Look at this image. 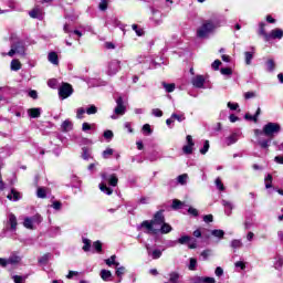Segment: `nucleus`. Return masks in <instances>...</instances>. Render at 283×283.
Segmentation results:
<instances>
[{
    "label": "nucleus",
    "mask_w": 283,
    "mask_h": 283,
    "mask_svg": "<svg viewBox=\"0 0 283 283\" xmlns=\"http://www.w3.org/2000/svg\"><path fill=\"white\" fill-rule=\"evenodd\" d=\"M12 156V147L11 146H4L0 148V158H8Z\"/></svg>",
    "instance_id": "21"
},
{
    "label": "nucleus",
    "mask_w": 283,
    "mask_h": 283,
    "mask_svg": "<svg viewBox=\"0 0 283 283\" xmlns=\"http://www.w3.org/2000/svg\"><path fill=\"white\" fill-rule=\"evenodd\" d=\"M105 264H107V266H120V263L116 261L115 254L106 259Z\"/></svg>",
    "instance_id": "34"
},
{
    "label": "nucleus",
    "mask_w": 283,
    "mask_h": 283,
    "mask_svg": "<svg viewBox=\"0 0 283 283\" xmlns=\"http://www.w3.org/2000/svg\"><path fill=\"white\" fill-rule=\"evenodd\" d=\"M209 147H210L209 140H205L203 147L200 149V154L202 156H205L207 154V151H209Z\"/></svg>",
    "instance_id": "56"
},
{
    "label": "nucleus",
    "mask_w": 283,
    "mask_h": 283,
    "mask_svg": "<svg viewBox=\"0 0 283 283\" xmlns=\"http://www.w3.org/2000/svg\"><path fill=\"white\" fill-rule=\"evenodd\" d=\"M125 273H127V269H125V266H120V265L116 266L115 275L119 277L117 283L123 282V275H125Z\"/></svg>",
    "instance_id": "24"
},
{
    "label": "nucleus",
    "mask_w": 283,
    "mask_h": 283,
    "mask_svg": "<svg viewBox=\"0 0 283 283\" xmlns=\"http://www.w3.org/2000/svg\"><path fill=\"white\" fill-rule=\"evenodd\" d=\"M186 143H187V145H185L182 147V151H184V154L189 156V155L193 154V147H195L196 143H193V137L191 135H187Z\"/></svg>",
    "instance_id": "10"
},
{
    "label": "nucleus",
    "mask_w": 283,
    "mask_h": 283,
    "mask_svg": "<svg viewBox=\"0 0 283 283\" xmlns=\"http://www.w3.org/2000/svg\"><path fill=\"white\" fill-rule=\"evenodd\" d=\"M29 17H31V19H43V12L40 8H34L29 12Z\"/></svg>",
    "instance_id": "23"
},
{
    "label": "nucleus",
    "mask_w": 283,
    "mask_h": 283,
    "mask_svg": "<svg viewBox=\"0 0 283 283\" xmlns=\"http://www.w3.org/2000/svg\"><path fill=\"white\" fill-rule=\"evenodd\" d=\"M112 156H114V149H112V148H106L102 153V158H104V160H107V159L112 158Z\"/></svg>",
    "instance_id": "42"
},
{
    "label": "nucleus",
    "mask_w": 283,
    "mask_h": 283,
    "mask_svg": "<svg viewBox=\"0 0 283 283\" xmlns=\"http://www.w3.org/2000/svg\"><path fill=\"white\" fill-rule=\"evenodd\" d=\"M261 112H262V109L259 107L254 115L247 113L244 115V118H245V120H253V123H258V116H260Z\"/></svg>",
    "instance_id": "27"
},
{
    "label": "nucleus",
    "mask_w": 283,
    "mask_h": 283,
    "mask_svg": "<svg viewBox=\"0 0 283 283\" xmlns=\"http://www.w3.org/2000/svg\"><path fill=\"white\" fill-rule=\"evenodd\" d=\"M192 85L193 87H197L198 90H202L205 87V76L197 75L192 78Z\"/></svg>",
    "instance_id": "17"
},
{
    "label": "nucleus",
    "mask_w": 283,
    "mask_h": 283,
    "mask_svg": "<svg viewBox=\"0 0 283 283\" xmlns=\"http://www.w3.org/2000/svg\"><path fill=\"white\" fill-rule=\"evenodd\" d=\"M83 114H86V109L84 107H80L76 109V118L80 120L83 118Z\"/></svg>",
    "instance_id": "60"
},
{
    "label": "nucleus",
    "mask_w": 283,
    "mask_h": 283,
    "mask_svg": "<svg viewBox=\"0 0 283 283\" xmlns=\"http://www.w3.org/2000/svg\"><path fill=\"white\" fill-rule=\"evenodd\" d=\"M98 113V107H96V105H90L87 108H86V114L88 116H92L94 114H97Z\"/></svg>",
    "instance_id": "49"
},
{
    "label": "nucleus",
    "mask_w": 283,
    "mask_h": 283,
    "mask_svg": "<svg viewBox=\"0 0 283 283\" xmlns=\"http://www.w3.org/2000/svg\"><path fill=\"white\" fill-rule=\"evenodd\" d=\"M102 178L108 182L109 187H117L118 186V177L116 174H112L107 176V174H102Z\"/></svg>",
    "instance_id": "14"
},
{
    "label": "nucleus",
    "mask_w": 283,
    "mask_h": 283,
    "mask_svg": "<svg viewBox=\"0 0 283 283\" xmlns=\"http://www.w3.org/2000/svg\"><path fill=\"white\" fill-rule=\"evenodd\" d=\"M178 280H180V273H178V272H171V273L169 274V282H170V283H176V282H178Z\"/></svg>",
    "instance_id": "48"
},
{
    "label": "nucleus",
    "mask_w": 283,
    "mask_h": 283,
    "mask_svg": "<svg viewBox=\"0 0 283 283\" xmlns=\"http://www.w3.org/2000/svg\"><path fill=\"white\" fill-rule=\"evenodd\" d=\"M171 116H172V120H178V123H182V120L187 118L185 117V113H181L179 115L176 113H172Z\"/></svg>",
    "instance_id": "53"
},
{
    "label": "nucleus",
    "mask_w": 283,
    "mask_h": 283,
    "mask_svg": "<svg viewBox=\"0 0 283 283\" xmlns=\"http://www.w3.org/2000/svg\"><path fill=\"white\" fill-rule=\"evenodd\" d=\"M161 85H163L165 92H167V94H171V92H174L176 90L175 83L163 82Z\"/></svg>",
    "instance_id": "31"
},
{
    "label": "nucleus",
    "mask_w": 283,
    "mask_h": 283,
    "mask_svg": "<svg viewBox=\"0 0 283 283\" xmlns=\"http://www.w3.org/2000/svg\"><path fill=\"white\" fill-rule=\"evenodd\" d=\"M51 207L55 211H61V209L63 208V203H61V201H53Z\"/></svg>",
    "instance_id": "57"
},
{
    "label": "nucleus",
    "mask_w": 283,
    "mask_h": 283,
    "mask_svg": "<svg viewBox=\"0 0 283 283\" xmlns=\"http://www.w3.org/2000/svg\"><path fill=\"white\" fill-rule=\"evenodd\" d=\"M265 27H266V23L264 22L259 23V34L263 36L264 41H266V39L269 38V33H266V29H264Z\"/></svg>",
    "instance_id": "30"
},
{
    "label": "nucleus",
    "mask_w": 283,
    "mask_h": 283,
    "mask_svg": "<svg viewBox=\"0 0 283 283\" xmlns=\"http://www.w3.org/2000/svg\"><path fill=\"white\" fill-rule=\"evenodd\" d=\"M82 242H83V244H84V245L82 247V250H83L85 253L90 252V249H92V240H90V239L83 237V238H82Z\"/></svg>",
    "instance_id": "29"
},
{
    "label": "nucleus",
    "mask_w": 283,
    "mask_h": 283,
    "mask_svg": "<svg viewBox=\"0 0 283 283\" xmlns=\"http://www.w3.org/2000/svg\"><path fill=\"white\" fill-rule=\"evenodd\" d=\"M11 70L12 72H19V70H21V62L19 60H12Z\"/></svg>",
    "instance_id": "45"
},
{
    "label": "nucleus",
    "mask_w": 283,
    "mask_h": 283,
    "mask_svg": "<svg viewBox=\"0 0 283 283\" xmlns=\"http://www.w3.org/2000/svg\"><path fill=\"white\" fill-rule=\"evenodd\" d=\"M197 266H198V260L196 258H190L189 264H188L189 271H196Z\"/></svg>",
    "instance_id": "44"
},
{
    "label": "nucleus",
    "mask_w": 283,
    "mask_h": 283,
    "mask_svg": "<svg viewBox=\"0 0 283 283\" xmlns=\"http://www.w3.org/2000/svg\"><path fill=\"white\" fill-rule=\"evenodd\" d=\"M74 94V88L69 83H62V85L59 88V96L61 101H65V98H70Z\"/></svg>",
    "instance_id": "7"
},
{
    "label": "nucleus",
    "mask_w": 283,
    "mask_h": 283,
    "mask_svg": "<svg viewBox=\"0 0 283 283\" xmlns=\"http://www.w3.org/2000/svg\"><path fill=\"white\" fill-rule=\"evenodd\" d=\"M252 51L244 52V61L245 65H251V61H253V55L255 54V46H251Z\"/></svg>",
    "instance_id": "19"
},
{
    "label": "nucleus",
    "mask_w": 283,
    "mask_h": 283,
    "mask_svg": "<svg viewBox=\"0 0 283 283\" xmlns=\"http://www.w3.org/2000/svg\"><path fill=\"white\" fill-rule=\"evenodd\" d=\"M280 132H282V126L277 123L270 122L263 126L264 136H268V138H273Z\"/></svg>",
    "instance_id": "5"
},
{
    "label": "nucleus",
    "mask_w": 283,
    "mask_h": 283,
    "mask_svg": "<svg viewBox=\"0 0 283 283\" xmlns=\"http://www.w3.org/2000/svg\"><path fill=\"white\" fill-rule=\"evenodd\" d=\"M7 198L8 200L17 202L18 200H21V195L17 190L11 189V192L7 196Z\"/></svg>",
    "instance_id": "28"
},
{
    "label": "nucleus",
    "mask_w": 283,
    "mask_h": 283,
    "mask_svg": "<svg viewBox=\"0 0 283 283\" xmlns=\"http://www.w3.org/2000/svg\"><path fill=\"white\" fill-rule=\"evenodd\" d=\"M145 247L148 255L153 258V260H159V258L163 256V251L158 249L151 250V247H149V244H146Z\"/></svg>",
    "instance_id": "16"
},
{
    "label": "nucleus",
    "mask_w": 283,
    "mask_h": 283,
    "mask_svg": "<svg viewBox=\"0 0 283 283\" xmlns=\"http://www.w3.org/2000/svg\"><path fill=\"white\" fill-rule=\"evenodd\" d=\"M104 138H106V140H112L114 138V132L105 130L104 132Z\"/></svg>",
    "instance_id": "63"
},
{
    "label": "nucleus",
    "mask_w": 283,
    "mask_h": 283,
    "mask_svg": "<svg viewBox=\"0 0 283 283\" xmlns=\"http://www.w3.org/2000/svg\"><path fill=\"white\" fill-rule=\"evenodd\" d=\"M150 59L145 55H138L135 60V65H147Z\"/></svg>",
    "instance_id": "26"
},
{
    "label": "nucleus",
    "mask_w": 283,
    "mask_h": 283,
    "mask_svg": "<svg viewBox=\"0 0 283 283\" xmlns=\"http://www.w3.org/2000/svg\"><path fill=\"white\" fill-rule=\"evenodd\" d=\"M230 247L232 249H242V240H240V239L232 240L230 243Z\"/></svg>",
    "instance_id": "50"
},
{
    "label": "nucleus",
    "mask_w": 283,
    "mask_h": 283,
    "mask_svg": "<svg viewBox=\"0 0 283 283\" xmlns=\"http://www.w3.org/2000/svg\"><path fill=\"white\" fill-rule=\"evenodd\" d=\"M220 28V20L210 19L202 22L197 29V39H209Z\"/></svg>",
    "instance_id": "2"
},
{
    "label": "nucleus",
    "mask_w": 283,
    "mask_h": 283,
    "mask_svg": "<svg viewBox=\"0 0 283 283\" xmlns=\"http://www.w3.org/2000/svg\"><path fill=\"white\" fill-rule=\"evenodd\" d=\"M243 224H244V229L247 231H249V229H251V227H253V220L247 218Z\"/></svg>",
    "instance_id": "62"
},
{
    "label": "nucleus",
    "mask_w": 283,
    "mask_h": 283,
    "mask_svg": "<svg viewBox=\"0 0 283 283\" xmlns=\"http://www.w3.org/2000/svg\"><path fill=\"white\" fill-rule=\"evenodd\" d=\"M258 145H260L261 149H269L271 147V139H258Z\"/></svg>",
    "instance_id": "36"
},
{
    "label": "nucleus",
    "mask_w": 283,
    "mask_h": 283,
    "mask_svg": "<svg viewBox=\"0 0 283 283\" xmlns=\"http://www.w3.org/2000/svg\"><path fill=\"white\" fill-rule=\"evenodd\" d=\"M177 242L178 244H188V249H198V240L193 237L181 235Z\"/></svg>",
    "instance_id": "9"
},
{
    "label": "nucleus",
    "mask_w": 283,
    "mask_h": 283,
    "mask_svg": "<svg viewBox=\"0 0 283 283\" xmlns=\"http://www.w3.org/2000/svg\"><path fill=\"white\" fill-rule=\"evenodd\" d=\"M151 21L155 25H163V13L158 9L150 8Z\"/></svg>",
    "instance_id": "13"
},
{
    "label": "nucleus",
    "mask_w": 283,
    "mask_h": 283,
    "mask_svg": "<svg viewBox=\"0 0 283 283\" xmlns=\"http://www.w3.org/2000/svg\"><path fill=\"white\" fill-rule=\"evenodd\" d=\"M172 228L169 223L164 222L161 226H159V233L166 234L171 233Z\"/></svg>",
    "instance_id": "33"
},
{
    "label": "nucleus",
    "mask_w": 283,
    "mask_h": 283,
    "mask_svg": "<svg viewBox=\"0 0 283 283\" xmlns=\"http://www.w3.org/2000/svg\"><path fill=\"white\" fill-rule=\"evenodd\" d=\"M36 196H38V198H41V199L48 198V189H45L43 187H39L36 190Z\"/></svg>",
    "instance_id": "41"
},
{
    "label": "nucleus",
    "mask_w": 283,
    "mask_h": 283,
    "mask_svg": "<svg viewBox=\"0 0 283 283\" xmlns=\"http://www.w3.org/2000/svg\"><path fill=\"white\" fill-rule=\"evenodd\" d=\"M220 72L223 76H231V74H233V71L231 70V67H222Z\"/></svg>",
    "instance_id": "58"
},
{
    "label": "nucleus",
    "mask_w": 283,
    "mask_h": 283,
    "mask_svg": "<svg viewBox=\"0 0 283 283\" xmlns=\"http://www.w3.org/2000/svg\"><path fill=\"white\" fill-rule=\"evenodd\" d=\"M151 114H153V116H155L156 118H163V111H160L159 108H153V109H151Z\"/></svg>",
    "instance_id": "61"
},
{
    "label": "nucleus",
    "mask_w": 283,
    "mask_h": 283,
    "mask_svg": "<svg viewBox=\"0 0 283 283\" xmlns=\"http://www.w3.org/2000/svg\"><path fill=\"white\" fill-rule=\"evenodd\" d=\"M52 258V254L51 253H46L44 255H42L40 259H39V264H48V262H50V259Z\"/></svg>",
    "instance_id": "47"
},
{
    "label": "nucleus",
    "mask_w": 283,
    "mask_h": 283,
    "mask_svg": "<svg viewBox=\"0 0 283 283\" xmlns=\"http://www.w3.org/2000/svg\"><path fill=\"white\" fill-rule=\"evenodd\" d=\"M8 266L14 268L19 266L21 264V256L18 253H12L8 259H7Z\"/></svg>",
    "instance_id": "15"
},
{
    "label": "nucleus",
    "mask_w": 283,
    "mask_h": 283,
    "mask_svg": "<svg viewBox=\"0 0 283 283\" xmlns=\"http://www.w3.org/2000/svg\"><path fill=\"white\" fill-rule=\"evenodd\" d=\"M9 223H10L12 231H14V229H17V216H14L12 213L9 214Z\"/></svg>",
    "instance_id": "46"
},
{
    "label": "nucleus",
    "mask_w": 283,
    "mask_h": 283,
    "mask_svg": "<svg viewBox=\"0 0 283 283\" xmlns=\"http://www.w3.org/2000/svg\"><path fill=\"white\" fill-rule=\"evenodd\" d=\"M265 65L268 72H275V61H273V59L268 60Z\"/></svg>",
    "instance_id": "43"
},
{
    "label": "nucleus",
    "mask_w": 283,
    "mask_h": 283,
    "mask_svg": "<svg viewBox=\"0 0 283 283\" xmlns=\"http://www.w3.org/2000/svg\"><path fill=\"white\" fill-rule=\"evenodd\" d=\"M93 249H95V251H97V253H101V251H103V243H101V241H95L93 243Z\"/></svg>",
    "instance_id": "59"
},
{
    "label": "nucleus",
    "mask_w": 283,
    "mask_h": 283,
    "mask_svg": "<svg viewBox=\"0 0 283 283\" xmlns=\"http://www.w3.org/2000/svg\"><path fill=\"white\" fill-rule=\"evenodd\" d=\"M221 203H222V207L226 208V216H231L233 211V203L224 199L221 201Z\"/></svg>",
    "instance_id": "22"
},
{
    "label": "nucleus",
    "mask_w": 283,
    "mask_h": 283,
    "mask_svg": "<svg viewBox=\"0 0 283 283\" xmlns=\"http://www.w3.org/2000/svg\"><path fill=\"white\" fill-rule=\"evenodd\" d=\"M108 6H109V1L101 0V2L98 4V9L101 10V12H105V10H107Z\"/></svg>",
    "instance_id": "54"
},
{
    "label": "nucleus",
    "mask_w": 283,
    "mask_h": 283,
    "mask_svg": "<svg viewBox=\"0 0 283 283\" xmlns=\"http://www.w3.org/2000/svg\"><path fill=\"white\" fill-rule=\"evenodd\" d=\"M28 114L30 118H40L41 117V108H30L28 109Z\"/></svg>",
    "instance_id": "32"
},
{
    "label": "nucleus",
    "mask_w": 283,
    "mask_h": 283,
    "mask_svg": "<svg viewBox=\"0 0 283 283\" xmlns=\"http://www.w3.org/2000/svg\"><path fill=\"white\" fill-rule=\"evenodd\" d=\"M98 187L99 191H102V193H105L106 196H112L114 193V189L107 186L106 182H101Z\"/></svg>",
    "instance_id": "20"
},
{
    "label": "nucleus",
    "mask_w": 283,
    "mask_h": 283,
    "mask_svg": "<svg viewBox=\"0 0 283 283\" xmlns=\"http://www.w3.org/2000/svg\"><path fill=\"white\" fill-rule=\"evenodd\" d=\"M61 127H62V132H72L73 125H72V122H70V119H66L62 123Z\"/></svg>",
    "instance_id": "40"
},
{
    "label": "nucleus",
    "mask_w": 283,
    "mask_h": 283,
    "mask_svg": "<svg viewBox=\"0 0 283 283\" xmlns=\"http://www.w3.org/2000/svg\"><path fill=\"white\" fill-rule=\"evenodd\" d=\"M99 275L102 280H104V282H109V279L112 277V272L109 270H102Z\"/></svg>",
    "instance_id": "39"
},
{
    "label": "nucleus",
    "mask_w": 283,
    "mask_h": 283,
    "mask_svg": "<svg viewBox=\"0 0 283 283\" xmlns=\"http://www.w3.org/2000/svg\"><path fill=\"white\" fill-rule=\"evenodd\" d=\"M214 186L218 189V191H226L227 188L224 187V184L222 182V179L220 177L216 178Z\"/></svg>",
    "instance_id": "38"
},
{
    "label": "nucleus",
    "mask_w": 283,
    "mask_h": 283,
    "mask_svg": "<svg viewBox=\"0 0 283 283\" xmlns=\"http://www.w3.org/2000/svg\"><path fill=\"white\" fill-rule=\"evenodd\" d=\"M239 138H240V133H232L230 136L226 138V145L228 147H231V145H235Z\"/></svg>",
    "instance_id": "18"
},
{
    "label": "nucleus",
    "mask_w": 283,
    "mask_h": 283,
    "mask_svg": "<svg viewBox=\"0 0 283 283\" xmlns=\"http://www.w3.org/2000/svg\"><path fill=\"white\" fill-rule=\"evenodd\" d=\"M120 72V60H112L106 67L107 76H116Z\"/></svg>",
    "instance_id": "8"
},
{
    "label": "nucleus",
    "mask_w": 283,
    "mask_h": 283,
    "mask_svg": "<svg viewBox=\"0 0 283 283\" xmlns=\"http://www.w3.org/2000/svg\"><path fill=\"white\" fill-rule=\"evenodd\" d=\"M94 127H96V124H90L87 122H84L82 124V132H90V130L94 129Z\"/></svg>",
    "instance_id": "51"
},
{
    "label": "nucleus",
    "mask_w": 283,
    "mask_h": 283,
    "mask_svg": "<svg viewBox=\"0 0 283 283\" xmlns=\"http://www.w3.org/2000/svg\"><path fill=\"white\" fill-rule=\"evenodd\" d=\"M14 54H20V56L25 54V45L23 42L13 43L11 50L8 53H1V56H14Z\"/></svg>",
    "instance_id": "6"
},
{
    "label": "nucleus",
    "mask_w": 283,
    "mask_h": 283,
    "mask_svg": "<svg viewBox=\"0 0 283 283\" xmlns=\"http://www.w3.org/2000/svg\"><path fill=\"white\" fill-rule=\"evenodd\" d=\"M48 61L49 63H52V65H59V54L56 52H50L48 54Z\"/></svg>",
    "instance_id": "25"
},
{
    "label": "nucleus",
    "mask_w": 283,
    "mask_h": 283,
    "mask_svg": "<svg viewBox=\"0 0 283 283\" xmlns=\"http://www.w3.org/2000/svg\"><path fill=\"white\" fill-rule=\"evenodd\" d=\"M41 222H43V217H41L39 213L34 214L33 217H25L23 220V228L34 231V229H36Z\"/></svg>",
    "instance_id": "3"
},
{
    "label": "nucleus",
    "mask_w": 283,
    "mask_h": 283,
    "mask_svg": "<svg viewBox=\"0 0 283 283\" xmlns=\"http://www.w3.org/2000/svg\"><path fill=\"white\" fill-rule=\"evenodd\" d=\"M228 107H229V109H231L232 112H235V109H238V107H240V105H239L238 103L228 102Z\"/></svg>",
    "instance_id": "64"
},
{
    "label": "nucleus",
    "mask_w": 283,
    "mask_h": 283,
    "mask_svg": "<svg viewBox=\"0 0 283 283\" xmlns=\"http://www.w3.org/2000/svg\"><path fill=\"white\" fill-rule=\"evenodd\" d=\"M165 222V214L163 210L157 211L154 214L153 220H145L140 223V229L148 235H158L160 233V226Z\"/></svg>",
    "instance_id": "1"
},
{
    "label": "nucleus",
    "mask_w": 283,
    "mask_h": 283,
    "mask_svg": "<svg viewBox=\"0 0 283 283\" xmlns=\"http://www.w3.org/2000/svg\"><path fill=\"white\" fill-rule=\"evenodd\" d=\"M187 180H189V175H187V174H182L177 177L178 185L185 186V185H187Z\"/></svg>",
    "instance_id": "37"
},
{
    "label": "nucleus",
    "mask_w": 283,
    "mask_h": 283,
    "mask_svg": "<svg viewBox=\"0 0 283 283\" xmlns=\"http://www.w3.org/2000/svg\"><path fill=\"white\" fill-rule=\"evenodd\" d=\"M132 29L137 34V36H143L145 34V31L138 27V24H133Z\"/></svg>",
    "instance_id": "55"
},
{
    "label": "nucleus",
    "mask_w": 283,
    "mask_h": 283,
    "mask_svg": "<svg viewBox=\"0 0 283 283\" xmlns=\"http://www.w3.org/2000/svg\"><path fill=\"white\" fill-rule=\"evenodd\" d=\"M282 266H283V256H276L275 262H274V269L280 271V269H282Z\"/></svg>",
    "instance_id": "52"
},
{
    "label": "nucleus",
    "mask_w": 283,
    "mask_h": 283,
    "mask_svg": "<svg viewBox=\"0 0 283 283\" xmlns=\"http://www.w3.org/2000/svg\"><path fill=\"white\" fill-rule=\"evenodd\" d=\"M210 233L213 238H217L218 240L224 239V230L216 229V230H211Z\"/></svg>",
    "instance_id": "35"
},
{
    "label": "nucleus",
    "mask_w": 283,
    "mask_h": 283,
    "mask_svg": "<svg viewBox=\"0 0 283 283\" xmlns=\"http://www.w3.org/2000/svg\"><path fill=\"white\" fill-rule=\"evenodd\" d=\"M116 107L114 108V115L111 116L112 120H116L118 116H125L127 112V106L125 105V101L119 96L116 98Z\"/></svg>",
    "instance_id": "4"
},
{
    "label": "nucleus",
    "mask_w": 283,
    "mask_h": 283,
    "mask_svg": "<svg viewBox=\"0 0 283 283\" xmlns=\"http://www.w3.org/2000/svg\"><path fill=\"white\" fill-rule=\"evenodd\" d=\"M271 39H277L279 41H282L283 39V30L280 28L273 29L270 33H268V38H265V41L269 42Z\"/></svg>",
    "instance_id": "12"
},
{
    "label": "nucleus",
    "mask_w": 283,
    "mask_h": 283,
    "mask_svg": "<svg viewBox=\"0 0 283 283\" xmlns=\"http://www.w3.org/2000/svg\"><path fill=\"white\" fill-rule=\"evenodd\" d=\"M189 283H216V279L210 276H190Z\"/></svg>",
    "instance_id": "11"
}]
</instances>
